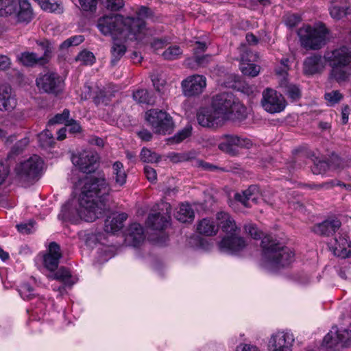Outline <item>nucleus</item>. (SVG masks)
Wrapping results in <instances>:
<instances>
[{"label":"nucleus","instance_id":"f257e3e1","mask_svg":"<svg viewBox=\"0 0 351 351\" xmlns=\"http://www.w3.org/2000/svg\"><path fill=\"white\" fill-rule=\"evenodd\" d=\"M81 191L78 200L71 199L62 208L58 217L65 221L77 223L80 220L94 221L104 210V199L110 187L104 176H84L75 184Z\"/></svg>","mask_w":351,"mask_h":351},{"label":"nucleus","instance_id":"f03ea898","mask_svg":"<svg viewBox=\"0 0 351 351\" xmlns=\"http://www.w3.org/2000/svg\"><path fill=\"white\" fill-rule=\"evenodd\" d=\"M150 12L142 6L136 12V18L124 16L119 14H110L99 18L97 28L105 36H110L113 40L111 49L112 63L115 64L125 54L126 40H141L147 34L145 19Z\"/></svg>","mask_w":351,"mask_h":351},{"label":"nucleus","instance_id":"7ed1b4c3","mask_svg":"<svg viewBox=\"0 0 351 351\" xmlns=\"http://www.w3.org/2000/svg\"><path fill=\"white\" fill-rule=\"evenodd\" d=\"M247 114L245 107L230 93H221L212 98L209 106L199 108L198 123L202 127L217 128L230 119L243 120Z\"/></svg>","mask_w":351,"mask_h":351},{"label":"nucleus","instance_id":"20e7f679","mask_svg":"<svg viewBox=\"0 0 351 351\" xmlns=\"http://www.w3.org/2000/svg\"><path fill=\"white\" fill-rule=\"evenodd\" d=\"M245 230L254 239L262 238L261 265L263 268L270 271H276L293 262L294 254L292 250L276 243L271 236L262 237L263 232L253 224L246 225Z\"/></svg>","mask_w":351,"mask_h":351},{"label":"nucleus","instance_id":"39448f33","mask_svg":"<svg viewBox=\"0 0 351 351\" xmlns=\"http://www.w3.org/2000/svg\"><path fill=\"white\" fill-rule=\"evenodd\" d=\"M217 226L221 227L223 232L229 234L220 242V250L230 254H235L243 250L246 246L245 241L237 235V228L230 215L225 212H219L217 214Z\"/></svg>","mask_w":351,"mask_h":351},{"label":"nucleus","instance_id":"423d86ee","mask_svg":"<svg viewBox=\"0 0 351 351\" xmlns=\"http://www.w3.org/2000/svg\"><path fill=\"white\" fill-rule=\"evenodd\" d=\"M217 226L221 227L223 232L229 234L220 242V250L230 254H235L243 250L246 246L245 241L237 235V228L230 215L225 212H219L217 214Z\"/></svg>","mask_w":351,"mask_h":351},{"label":"nucleus","instance_id":"0eeeda50","mask_svg":"<svg viewBox=\"0 0 351 351\" xmlns=\"http://www.w3.org/2000/svg\"><path fill=\"white\" fill-rule=\"evenodd\" d=\"M324 61L331 67L330 77L339 83L345 82L349 77L348 64L351 62V51L341 47L325 52Z\"/></svg>","mask_w":351,"mask_h":351},{"label":"nucleus","instance_id":"6e6552de","mask_svg":"<svg viewBox=\"0 0 351 351\" xmlns=\"http://www.w3.org/2000/svg\"><path fill=\"white\" fill-rule=\"evenodd\" d=\"M328 33L326 26L319 23L313 27L305 25L299 29L298 34L304 48L317 50L326 44Z\"/></svg>","mask_w":351,"mask_h":351},{"label":"nucleus","instance_id":"1a4fd4ad","mask_svg":"<svg viewBox=\"0 0 351 351\" xmlns=\"http://www.w3.org/2000/svg\"><path fill=\"white\" fill-rule=\"evenodd\" d=\"M0 16H13L19 22H29L33 16L27 0H0Z\"/></svg>","mask_w":351,"mask_h":351},{"label":"nucleus","instance_id":"9d476101","mask_svg":"<svg viewBox=\"0 0 351 351\" xmlns=\"http://www.w3.org/2000/svg\"><path fill=\"white\" fill-rule=\"evenodd\" d=\"M43 168V160L34 155L19 165L16 172L20 182L25 185H29L40 176Z\"/></svg>","mask_w":351,"mask_h":351},{"label":"nucleus","instance_id":"9b49d317","mask_svg":"<svg viewBox=\"0 0 351 351\" xmlns=\"http://www.w3.org/2000/svg\"><path fill=\"white\" fill-rule=\"evenodd\" d=\"M145 119L158 134H169L174 127L171 117L162 110L151 109L146 112Z\"/></svg>","mask_w":351,"mask_h":351},{"label":"nucleus","instance_id":"f8f14e48","mask_svg":"<svg viewBox=\"0 0 351 351\" xmlns=\"http://www.w3.org/2000/svg\"><path fill=\"white\" fill-rule=\"evenodd\" d=\"M261 106L270 114L280 113L286 106L287 101L284 96L276 90L267 88L262 93Z\"/></svg>","mask_w":351,"mask_h":351},{"label":"nucleus","instance_id":"ddd939ff","mask_svg":"<svg viewBox=\"0 0 351 351\" xmlns=\"http://www.w3.org/2000/svg\"><path fill=\"white\" fill-rule=\"evenodd\" d=\"M36 85L45 93L57 95L63 90L64 81L58 74L48 71L38 76Z\"/></svg>","mask_w":351,"mask_h":351},{"label":"nucleus","instance_id":"4468645a","mask_svg":"<svg viewBox=\"0 0 351 351\" xmlns=\"http://www.w3.org/2000/svg\"><path fill=\"white\" fill-rule=\"evenodd\" d=\"M294 337L292 333L278 330L271 335L268 339V351H292Z\"/></svg>","mask_w":351,"mask_h":351},{"label":"nucleus","instance_id":"2eb2a0df","mask_svg":"<svg viewBox=\"0 0 351 351\" xmlns=\"http://www.w3.org/2000/svg\"><path fill=\"white\" fill-rule=\"evenodd\" d=\"M98 154L93 150H84L72 157V162L84 173H90L97 168Z\"/></svg>","mask_w":351,"mask_h":351},{"label":"nucleus","instance_id":"dca6fc26","mask_svg":"<svg viewBox=\"0 0 351 351\" xmlns=\"http://www.w3.org/2000/svg\"><path fill=\"white\" fill-rule=\"evenodd\" d=\"M181 85L185 96L198 95L203 93L206 86V78L202 75H193L184 80Z\"/></svg>","mask_w":351,"mask_h":351},{"label":"nucleus","instance_id":"f3484780","mask_svg":"<svg viewBox=\"0 0 351 351\" xmlns=\"http://www.w3.org/2000/svg\"><path fill=\"white\" fill-rule=\"evenodd\" d=\"M49 278L56 280L62 284L52 285L53 289L58 291L60 295L65 293L66 288L71 287L77 281V278L71 276L70 271L64 267L60 268L54 274L49 276Z\"/></svg>","mask_w":351,"mask_h":351},{"label":"nucleus","instance_id":"a211bd4d","mask_svg":"<svg viewBox=\"0 0 351 351\" xmlns=\"http://www.w3.org/2000/svg\"><path fill=\"white\" fill-rule=\"evenodd\" d=\"M162 209L166 210V213L160 214V213L156 214H151L149 215L147 220V225L148 227L156 230H161L166 228L170 221V213L171 211V206L168 203H162Z\"/></svg>","mask_w":351,"mask_h":351},{"label":"nucleus","instance_id":"6ab92c4d","mask_svg":"<svg viewBox=\"0 0 351 351\" xmlns=\"http://www.w3.org/2000/svg\"><path fill=\"white\" fill-rule=\"evenodd\" d=\"M252 142L246 138H241L234 135H225L222 137V141L219 144V148L227 153H232L235 147L249 148Z\"/></svg>","mask_w":351,"mask_h":351},{"label":"nucleus","instance_id":"aec40b11","mask_svg":"<svg viewBox=\"0 0 351 351\" xmlns=\"http://www.w3.org/2000/svg\"><path fill=\"white\" fill-rule=\"evenodd\" d=\"M330 249L338 257L342 258L351 257V242L346 235L341 234L336 237L330 243Z\"/></svg>","mask_w":351,"mask_h":351},{"label":"nucleus","instance_id":"412c9836","mask_svg":"<svg viewBox=\"0 0 351 351\" xmlns=\"http://www.w3.org/2000/svg\"><path fill=\"white\" fill-rule=\"evenodd\" d=\"M260 195L258 187L252 185L243 191L242 193L235 194V199L245 207H251L253 204H257Z\"/></svg>","mask_w":351,"mask_h":351},{"label":"nucleus","instance_id":"4be33fe9","mask_svg":"<svg viewBox=\"0 0 351 351\" xmlns=\"http://www.w3.org/2000/svg\"><path fill=\"white\" fill-rule=\"evenodd\" d=\"M241 51H243L240 58V69L241 72L246 75L255 77L260 73V66L254 64L250 63L251 61L248 59V56L252 55L247 49L245 45L242 46Z\"/></svg>","mask_w":351,"mask_h":351},{"label":"nucleus","instance_id":"5701e85b","mask_svg":"<svg viewBox=\"0 0 351 351\" xmlns=\"http://www.w3.org/2000/svg\"><path fill=\"white\" fill-rule=\"evenodd\" d=\"M350 4L348 0H332L329 8L331 17L340 20L350 13Z\"/></svg>","mask_w":351,"mask_h":351},{"label":"nucleus","instance_id":"b1692460","mask_svg":"<svg viewBox=\"0 0 351 351\" xmlns=\"http://www.w3.org/2000/svg\"><path fill=\"white\" fill-rule=\"evenodd\" d=\"M61 257L60 247L56 243H51L49 246V252L44 256V265L49 270H55L58 265Z\"/></svg>","mask_w":351,"mask_h":351},{"label":"nucleus","instance_id":"393cba45","mask_svg":"<svg viewBox=\"0 0 351 351\" xmlns=\"http://www.w3.org/2000/svg\"><path fill=\"white\" fill-rule=\"evenodd\" d=\"M144 232L139 223H132L128 230L125 241L130 245L136 247L144 241Z\"/></svg>","mask_w":351,"mask_h":351},{"label":"nucleus","instance_id":"a878e982","mask_svg":"<svg viewBox=\"0 0 351 351\" xmlns=\"http://www.w3.org/2000/svg\"><path fill=\"white\" fill-rule=\"evenodd\" d=\"M127 219V215L112 213L105 221L104 230L106 232L115 233L123 228V223Z\"/></svg>","mask_w":351,"mask_h":351},{"label":"nucleus","instance_id":"bb28decb","mask_svg":"<svg viewBox=\"0 0 351 351\" xmlns=\"http://www.w3.org/2000/svg\"><path fill=\"white\" fill-rule=\"evenodd\" d=\"M15 105L16 101L11 95L10 87L6 85L0 86V110H10Z\"/></svg>","mask_w":351,"mask_h":351},{"label":"nucleus","instance_id":"cd10ccee","mask_svg":"<svg viewBox=\"0 0 351 351\" xmlns=\"http://www.w3.org/2000/svg\"><path fill=\"white\" fill-rule=\"evenodd\" d=\"M340 226L341 222L338 219L326 220L315 226L313 231L320 235L330 236L335 232Z\"/></svg>","mask_w":351,"mask_h":351},{"label":"nucleus","instance_id":"c85d7f7f","mask_svg":"<svg viewBox=\"0 0 351 351\" xmlns=\"http://www.w3.org/2000/svg\"><path fill=\"white\" fill-rule=\"evenodd\" d=\"M324 58L317 56L306 58L304 62V73L312 75L321 71L324 67Z\"/></svg>","mask_w":351,"mask_h":351},{"label":"nucleus","instance_id":"c756f323","mask_svg":"<svg viewBox=\"0 0 351 351\" xmlns=\"http://www.w3.org/2000/svg\"><path fill=\"white\" fill-rule=\"evenodd\" d=\"M322 346L327 351H339L342 348L339 337H337V327H332V330L326 335L323 339Z\"/></svg>","mask_w":351,"mask_h":351},{"label":"nucleus","instance_id":"7c9ffc66","mask_svg":"<svg viewBox=\"0 0 351 351\" xmlns=\"http://www.w3.org/2000/svg\"><path fill=\"white\" fill-rule=\"evenodd\" d=\"M90 98H93L96 104L106 103L104 90L97 88L93 93L92 88L88 85H85L82 90L81 99L86 100Z\"/></svg>","mask_w":351,"mask_h":351},{"label":"nucleus","instance_id":"2f4dec72","mask_svg":"<svg viewBox=\"0 0 351 351\" xmlns=\"http://www.w3.org/2000/svg\"><path fill=\"white\" fill-rule=\"evenodd\" d=\"M112 175L113 180L117 185L122 186L126 182L127 173L124 169L123 165L117 161L112 165Z\"/></svg>","mask_w":351,"mask_h":351},{"label":"nucleus","instance_id":"473e14b6","mask_svg":"<svg viewBox=\"0 0 351 351\" xmlns=\"http://www.w3.org/2000/svg\"><path fill=\"white\" fill-rule=\"evenodd\" d=\"M133 99L138 104L154 105L156 98L154 94L146 89H138L133 93Z\"/></svg>","mask_w":351,"mask_h":351},{"label":"nucleus","instance_id":"72a5a7b5","mask_svg":"<svg viewBox=\"0 0 351 351\" xmlns=\"http://www.w3.org/2000/svg\"><path fill=\"white\" fill-rule=\"evenodd\" d=\"M197 232L206 236L215 234L218 230L217 226L210 219H203L197 225Z\"/></svg>","mask_w":351,"mask_h":351},{"label":"nucleus","instance_id":"f704fd0d","mask_svg":"<svg viewBox=\"0 0 351 351\" xmlns=\"http://www.w3.org/2000/svg\"><path fill=\"white\" fill-rule=\"evenodd\" d=\"M176 217L181 222H190L193 219L194 213L189 204H182L176 214Z\"/></svg>","mask_w":351,"mask_h":351},{"label":"nucleus","instance_id":"c9c22d12","mask_svg":"<svg viewBox=\"0 0 351 351\" xmlns=\"http://www.w3.org/2000/svg\"><path fill=\"white\" fill-rule=\"evenodd\" d=\"M18 60L23 65L27 66H34V64H36L38 62H41L43 61L42 57L37 56L34 53H30V52L22 53L18 57Z\"/></svg>","mask_w":351,"mask_h":351},{"label":"nucleus","instance_id":"e433bc0d","mask_svg":"<svg viewBox=\"0 0 351 351\" xmlns=\"http://www.w3.org/2000/svg\"><path fill=\"white\" fill-rule=\"evenodd\" d=\"M206 49V45L204 43L202 42H196V47L195 48V58L197 64L199 66H204L206 63H208L210 59L211 56H199L198 55L199 53L204 51Z\"/></svg>","mask_w":351,"mask_h":351},{"label":"nucleus","instance_id":"4c0bfd02","mask_svg":"<svg viewBox=\"0 0 351 351\" xmlns=\"http://www.w3.org/2000/svg\"><path fill=\"white\" fill-rule=\"evenodd\" d=\"M182 54V51L180 47L172 45L167 47L162 53L164 59L167 60H173L179 58Z\"/></svg>","mask_w":351,"mask_h":351},{"label":"nucleus","instance_id":"58836bf2","mask_svg":"<svg viewBox=\"0 0 351 351\" xmlns=\"http://www.w3.org/2000/svg\"><path fill=\"white\" fill-rule=\"evenodd\" d=\"M36 1L41 8L50 12H61L62 7L58 2L51 3L49 0H34Z\"/></svg>","mask_w":351,"mask_h":351},{"label":"nucleus","instance_id":"ea45409f","mask_svg":"<svg viewBox=\"0 0 351 351\" xmlns=\"http://www.w3.org/2000/svg\"><path fill=\"white\" fill-rule=\"evenodd\" d=\"M140 156L143 162L147 163L158 162L160 159V155L147 148L141 150Z\"/></svg>","mask_w":351,"mask_h":351},{"label":"nucleus","instance_id":"a19ab883","mask_svg":"<svg viewBox=\"0 0 351 351\" xmlns=\"http://www.w3.org/2000/svg\"><path fill=\"white\" fill-rule=\"evenodd\" d=\"M38 138L40 146L43 147H50L54 143V138L53 134L47 129L39 134Z\"/></svg>","mask_w":351,"mask_h":351},{"label":"nucleus","instance_id":"79ce46f5","mask_svg":"<svg viewBox=\"0 0 351 351\" xmlns=\"http://www.w3.org/2000/svg\"><path fill=\"white\" fill-rule=\"evenodd\" d=\"M337 337L342 348L351 346V330L348 329H338L337 328Z\"/></svg>","mask_w":351,"mask_h":351},{"label":"nucleus","instance_id":"37998d69","mask_svg":"<svg viewBox=\"0 0 351 351\" xmlns=\"http://www.w3.org/2000/svg\"><path fill=\"white\" fill-rule=\"evenodd\" d=\"M191 126H186L183 130L178 132L172 138L168 139L170 144L179 143L188 138L191 134Z\"/></svg>","mask_w":351,"mask_h":351},{"label":"nucleus","instance_id":"c03bdc74","mask_svg":"<svg viewBox=\"0 0 351 351\" xmlns=\"http://www.w3.org/2000/svg\"><path fill=\"white\" fill-rule=\"evenodd\" d=\"M324 98L328 106H333L341 100L343 95L337 90H332L325 93Z\"/></svg>","mask_w":351,"mask_h":351},{"label":"nucleus","instance_id":"a18cd8bd","mask_svg":"<svg viewBox=\"0 0 351 351\" xmlns=\"http://www.w3.org/2000/svg\"><path fill=\"white\" fill-rule=\"evenodd\" d=\"M19 292L23 300H31L34 296V290L28 283L21 285Z\"/></svg>","mask_w":351,"mask_h":351},{"label":"nucleus","instance_id":"49530a36","mask_svg":"<svg viewBox=\"0 0 351 351\" xmlns=\"http://www.w3.org/2000/svg\"><path fill=\"white\" fill-rule=\"evenodd\" d=\"M76 60L84 64L91 65L95 62V56L93 53L88 51H82L79 53Z\"/></svg>","mask_w":351,"mask_h":351},{"label":"nucleus","instance_id":"de8ad7c7","mask_svg":"<svg viewBox=\"0 0 351 351\" xmlns=\"http://www.w3.org/2000/svg\"><path fill=\"white\" fill-rule=\"evenodd\" d=\"M70 113L68 110H64L62 113L57 114L54 117L49 120L48 125H53L56 123H68Z\"/></svg>","mask_w":351,"mask_h":351},{"label":"nucleus","instance_id":"09e8293b","mask_svg":"<svg viewBox=\"0 0 351 351\" xmlns=\"http://www.w3.org/2000/svg\"><path fill=\"white\" fill-rule=\"evenodd\" d=\"M102 3L108 10L112 11H118L125 5L123 0H102Z\"/></svg>","mask_w":351,"mask_h":351},{"label":"nucleus","instance_id":"8fccbe9b","mask_svg":"<svg viewBox=\"0 0 351 351\" xmlns=\"http://www.w3.org/2000/svg\"><path fill=\"white\" fill-rule=\"evenodd\" d=\"M152 81L154 86L158 92L162 93L165 92L166 81L161 75H152Z\"/></svg>","mask_w":351,"mask_h":351},{"label":"nucleus","instance_id":"3c124183","mask_svg":"<svg viewBox=\"0 0 351 351\" xmlns=\"http://www.w3.org/2000/svg\"><path fill=\"white\" fill-rule=\"evenodd\" d=\"M98 0H79L80 8L83 11L95 12Z\"/></svg>","mask_w":351,"mask_h":351},{"label":"nucleus","instance_id":"603ef678","mask_svg":"<svg viewBox=\"0 0 351 351\" xmlns=\"http://www.w3.org/2000/svg\"><path fill=\"white\" fill-rule=\"evenodd\" d=\"M286 93L287 95L292 99H296L300 96V89L295 85L288 86L287 87Z\"/></svg>","mask_w":351,"mask_h":351},{"label":"nucleus","instance_id":"864d4df0","mask_svg":"<svg viewBox=\"0 0 351 351\" xmlns=\"http://www.w3.org/2000/svg\"><path fill=\"white\" fill-rule=\"evenodd\" d=\"M288 62V59H282L281 60L282 68L276 69V74L283 79H285L287 75V71L289 70Z\"/></svg>","mask_w":351,"mask_h":351},{"label":"nucleus","instance_id":"5fc2aeb1","mask_svg":"<svg viewBox=\"0 0 351 351\" xmlns=\"http://www.w3.org/2000/svg\"><path fill=\"white\" fill-rule=\"evenodd\" d=\"M17 230L23 234L30 233L34 228V222L30 221L28 223H21L16 226Z\"/></svg>","mask_w":351,"mask_h":351},{"label":"nucleus","instance_id":"6e6d98bb","mask_svg":"<svg viewBox=\"0 0 351 351\" xmlns=\"http://www.w3.org/2000/svg\"><path fill=\"white\" fill-rule=\"evenodd\" d=\"M144 173L147 179L150 182H154L156 180L157 174L154 169L149 166L144 167Z\"/></svg>","mask_w":351,"mask_h":351},{"label":"nucleus","instance_id":"4d7b16f0","mask_svg":"<svg viewBox=\"0 0 351 351\" xmlns=\"http://www.w3.org/2000/svg\"><path fill=\"white\" fill-rule=\"evenodd\" d=\"M66 126L69 128V130L72 134H75L80 132V126L78 123L71 119L66 123Z\"/></svg>","mask_w":351,"mask_h":351},{"label":"nucleus","instance_id":"13d9d810","mask_svg":"<svg viewBox=\"0 0 351 351\" xmlns=\"http://www.w3.org/2000/svg\"><path fill=\"white\" fill-rule=\"evenodd\" d=\"M237 351H260V350L254 345L243 343L237 346Z\"/></svg>","mask_w":351,"mask_h":351},{"label":"nucleus","instance_id":"bf43d9fd","mask_svg":"<svg viewBox=\"0 0 351 351\" xmlns=\"http://www.w3.org/2000/svg\"><path fill=\"white\" fill-rule=\"evenodd\" d=\"M10 65V60L8 57L5 56H0V69L5 70L9 68Z\"/></svg>","mask_w":351,"mask_h":351},{"label":"nucleus","instance_id":"052dcab7","mask_svg":"<svg viewBox=\"0 0 351 351\" xmlns=\"http://www.w3.org/2000/svg\"><path fill=\"white\" fill-rule=\"evenodd\" d=\"M350 112V109L348 106H346L343 108L341 111V122L343 124H346L348 123Z\"/></svg>","mask_w":351,"mask_h":351},{"label":"nucleus","instance_id":"680f3d73","mask_svg":"<svg viewBox=\"0 0 351 351\" xmlns=\"http://www.w3.org/2000/svg\"><path fill=\"white\" fill-rule=\"evenodd\" d=\"M168 157L171 160V161L173 162H178L182 161L184 159V156L183 155H182L181 154L174 152L170 153Z\"/></svg>","mask_w":351,"mask_h":351},{"label":"nucleus","instance_id":"e2e57ef3","mask_svg":"<svg viewBox=\"0 0 351 351\" xmlns=\"http://www.w3.org/2000/svg\"><path fill=\"white\" fill-rule=\"evenodd\" d=\"M138 136L143 141H149L152 138V134L147 130H143L138 133Z\"/></svg>","mask_w":351,"mask_h":351},{"label":"nucleus","instance_id":"0e129e2a","mask_svg":"<svg viewBox=\"0 0 351 351\" xmlns=\"http://www.w3.org/2000/svg\"><path fill=\"white\" fill-rule=\"evenodd\" d=\"M69 39L72 46H77L84 41V37L81 35L74 36Z\"/></svg>","mask_w":351,"mask_h":351},{"label":"nucleus","instance_id":"69168bd1","mask_svg":"<svg viewBox=\"0 0 351 351\" xmlns=\"http://www.w3.org/2000/svg\"><path fill=\"white\" fill-rule=\"evenodd\" d=\"M7 175V169L3 166L2 163L0 162V185L3 183Z\"/></svg>","mask_w":351,"mask_h":351},{"label":"nucleus","instance_id":"338daca9","mask_svg":"<svg viewBox=\"0 0 351 351\" xmlns=\"http://www.w3.org/2000/svg\"><path fill=\"white\" fill-rule=\"evenodd\" d=\"M9 133L8 129L5 125H0V139L5 138Z\"/></svg>","mask_w":351,"mask_h":351},{"label":"nucleus","instance_id":"774afa93","mask_svg":"<svg viewBox=\"0 0 351 351\" xmlns=\"http://www.w3.org/2000/svg\"><path fill=\"white\" fill-rule=\"evenodd\" d=\"M246 40L249 44H256L258 42L256 37L252 34H246Z\"/></svg>","mask_w":351,"mask_h":351}]
</instances>
